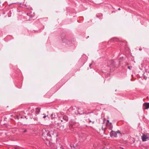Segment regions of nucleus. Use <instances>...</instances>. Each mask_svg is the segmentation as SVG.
<instances>
[{"mask_svg":"<svg viewBox=\"0 0 149 149\" xmlns=\"http://www.w3.org/2000/svg\"><path fill=\"white\" fill-rule=\"evenodd\" d=\"M43 135L46 134L50 137L57 136V135L56 134V131H55L53 129H49V130H46L45 129L43 130Z\"/></svg>","mask_w":149,"mask_h":149,"instance_id":"f257e3e1","label":"nucleus"},{"mask_svg":"<svg viewBox=\"0 0 149 149\" xmlns=\"http://www.w3.org/2000/svg\"><path fill=\"white\" fill-rule=\"evenodd\" d=\"M141 138L143 141H146L147 140L149 139V135H143L142 137Z\"/></svg>","mask_w":149,"mask_h":149,"instance_id":"f03ea898","label":"nucleus"},{"mask_svg":"<svg viewBox=\"0 0 149 149\" xmlns=\"http://www.w3.org/2000/svg\"><path fill=\"white\" fill-rule=\"evenodd\" d=\"M112 136H114L115 137H117V134H118L119 136L120 135V134L119 131H117L116 132H112Z\"/></svg>","mask_w":149,"mask_h":149,"instance_id":"7ed1b4c3","label":"nucleus"},{"mask_svg":"<svg viewBox=\"0 0 149 149\" xmlns=\"http://www.w3.org/2000/svg\"><path fill=\"white\" fill-rule=\"evenodd\" d=\"M143 106L145 107V109H148L149 108V103H144Z\"/></svg>","mask_w":149,"mask_h":149,"instance_id":"20e7f679","label":"nucleus"},{"mask_svg":"<svg viewBox=\"0 0 149 149\" xmlns=\"http://www.w3.org/2000/svg\"><path fill=\"white\" fill-rule=\"evenodd\" d=\"M107 123L106 124V126H109L110 127H112V125L111 123L109 122V120H107Z\"/></svg>","mask_w":149,"mask_h":149,"instance_id":"39448f33","label":"nucleus"},{"mask_svg":"<svg viewBox=\"0 0 149 149\" xmlns=\"http://www.w3.org/2000/svg\"><path fill=\"white\" fill-rule=\"evenodd\" d=\"M40 111V109L37 108L36 109V112L37 113H39Z\"/></svg>","mask_w":149,"mask_h":149,"instance_id":"423d86ee","label":"nucleus"},{"mask_svg":"<svg viewBox=\"0 0 149 149\" xmlns=\"http://www.w3.org/2000/svg\"><path fill=\"white\" fill-rule=\"evenodd\" d=\"M63 118L64 120H65L66 121H67L68 119V117L66 116H64L63 117Z\"/></svg>","mask_w":149,"mask_h":149,"instance_id":"0eeeda50","label":"nucleus"},{"mask_svg":"<svg viewBox=\"0 0 149 149\" xmlns=\"http://www.w3.org/2000/svg\"><path fill=\"white\" fill-rule=\"evenodd\" d=\"M43 115H44V116H43V118H45L46 117H48V115H47V116H46V115H45V114H43Z\"/></svg>","mask_w":149,"mask_h":149,"instance_id":"6e6552de","label":"nucleus"},{"mask_svg":"<svg viewBox=\"0 0 149 149\" xmlns=\"http://www.w3.org/2000/svg\"><path fill=\"white\" fill-rule=\"evenodd\" d=\"M52 116H53V114H52V115H51V118H52V119L54 118V117H53Z\"/></svg>","mask_w":149,"mask_h":149,"instance_id":"1a4fd4ad","label":"nucleus"},{"mask_svg":"<svg viewBox=\"0 0 149 149\" xmlns=\"http://www.w3.org/2000/svg\"><path fill=\"white\" fill-rule=\"evenodd\" d=\"M128 69L130 70V66H128Z\"/></svg>","mask_w":149,"mask_h":149,"instance_id":"9d476101","label":"nucleus"},{"mask_svg":"<svg viewBox=\"0 0 149 149\" xmlns=\"http://www.w3.org/2000/svg\"><path fill=\"white\" fill-rule=\"evenodd\" d=\"M118 10H120V8H118Z\"/></svg>","mask_w":149,"mask_h":149,"instance_id":"9b49d317","label":"nucleus"},{"mask_svg":"<svg viewBox=\"0 0 149 149\" xmlns=\"http://www.w3.org/2000/svg\"><path fill=\"white\" fill-rule=\"evenodd\" d=\"M91 122V120H89V122Z\"/></svg>","mask_w":149,"mask_h":149,"instance_id":"f8f14e48","label":"nucleus"},{"mask_svg":"<svg viewBox=\"0 0 149 149\" xmlns=\"http://www.w3.org/2000/svg\"><path fill=\"white\" fill-rule=\"evenodd\" d=\"M26 132V130H25V131H24V132Z\"/></svg>","mask_w":149,"mask_h":149,"instance_id":"ddd939ff","label":"nucleus"},{"mask_svg":"<svg viewBox=\"0 0 149 149\" xmlns=\"http://www.w3.org/2000/svg\"><path fill=\"white\" fill-rule=\"evenodd\" d=\"M105 120L104 119V121H104H104H105Z\"/></svg>","mask_w":149,"mask_h":149,"instance_id":"4468645a","label":"nucleus"},{"mask_svg":"<svg viewBox=\"0 0 149 149\" xmlns=\"http://www.w3.org/2000/svg\"><path fill=\"white\" fill-rule=\"evenodd\" d=\"M139 50H141L142 49H139Z\"/></svg>","mask_w":149,"mask_h":149,"instance_id":"2eb2a0df","label":"nucleus"},{"mask_svg":"<svg viewBox=\"0 0 149 149\" xmlns=\"http://www.w3.org/2000/svg\"><path fill=\"white\" fill-rule=\"evenodd\" d=\"M104 149H107L106 148H104Z\"/></svg>","mask_w":149,"mask_h":149,"instance_id":"dca6fc26","label":"nucleus"}]
</instances>
